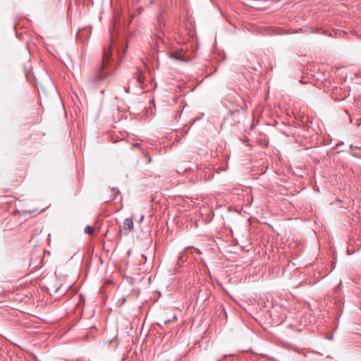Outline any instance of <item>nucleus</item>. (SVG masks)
I'll use <instances>...</instances> for the list:
<instances>
[{"mask_svg":"<svg viewBox=\"0 0 361 361\" xmlns=\"http://www.w3.org/2000/svg\"><path fill=\"white\" fill-rule=\"evenodd\" d=\"M111 58V47L110 44L105 49H104L102 64L97 68L94 75L90 79V82L93 85H97L100 81H102V80H104V78H106L108 76V74L106 73H104L103 71L108 66Z\"/></svg>","mask_w":361,"mask_h":361,"instance_id":"nucleus-1","label":"nucleus"},{"mask_svg":"<svg viewBox=\"0 0 361 361\" xmlns=\"http://www.w3.org/2000/svg\"><path fill=\"white\" fill-rule=\"evenodd\" d=\"M162 15L160 13L157 16V23L158 26L156 27V33L154 34V45L156 47H159L160 43H164V33L162 32V28L164 27V24L161 21Z\"/></svg>","mask_w":361,"mask_h":361,"instance_id":"nucleus-2","label":"nucleus"},{"mask_svg":"<svg viewBox=\"0 0 361 361\" xmlns=\"http://www.w3.org/2000/svg\"><path fill=\"white\" fill-rule=\"evenodd\" d=\"M169 55L171 58L180 61H188L190 60V57L185 55L183 48L172 51Z\"/></svg>","mask_w":361,"mask_h":361,"instance_id":"nucleus-3","label":"nucleus"},{"mask_svg":"<svg viewBox=\"0 0 361 361\" xmlns=\"http://www.w3.org/2000/svg\"><path fill=\"white\" fill-rule=\"evenodd\" d=\"M133 228L134 224L133 218H127L124 220L123 226L122 228L120 226V232H121L123 229L125 233L128 234L133 230Z\"/></svg>","mask_w":361,"mask_h":361,"instance_id":"nucleus-4","label":"nucleus"},{"mask_svg":"<svg viewBox=\"0 0 361 361\" xmlns=\"http://www.w3.org/2000/svg\"><path fill=\"white\" fill-rule=\"evenodd\" d=\"M135 77L140 84H142L145 82V75L143 71L140 68H137L135 73Z\"/></svg>","mask_w":361,"mask_h":361,"instance_id":"nucleus-5","label":"nucleus"},{"mask_svg":"<svg viewBox=\"0 0 361 361\" xmlns=\"http://www.w3.org/2000/svg\"><path fill=\"white\" fill-rule=\"evenodd\" d=\"M85 232L87 234L92 235L94 232V228H93V227H92L90 226H87L85 228Z\"/></svg>","mask_w":361,"mask_h":361,"instance_id":"nucleus-6","label":"nucleus"},{"mask_svg":"<svg viewBox=\"0 0 361 361\" xmlns=\"http://www.w3.org/2000/svg\"><path fill=\"white\" fill-rule=\"evenodd\" d=\"M142 154H143L144 157L147 159V164L151 163L152 157L149 156V154L145 150H143Z\"/></svg>","mask_w":361,"mask_h":361,"instance_id":"nucleus-7","label":"nucleus"},{"mask_svg":"<svg viewBox=\"0 0 361 361\" xmlns=\"http://www.w3.org/2000/svg\"><path fill=\"white\" fill-rule=\"evenodd\" d=\"M132 146H133V147L140 148V149H141L142 151L144 150V149L142 148L141 144H140V143H138V142H135V143H133Z\"/></svg>","mask_w":361,"mask_h":361,"instance_id":"nucleus-8","label":"nucleus"},{"mask_svg":"<svg viewBox=\"0 0 361 361\" xmlns=\"http://www.w3.org/2000/svg\"><path fill=\"white\" fill-rule=\"evenodd\" d=\"M176 316H173L171 321H176ZM168 322H171V320L165 321V323H167Z\"/></svg>","mask_w":361,"mask_h":361,"instance_id":"nucleus-9","label":"nucleus"},{"mask_svg":"<svg viewBox=\"0 0 361 361\" xmlns=\"http://www.w3.org/2000/svg\"><path fill=\"white\" fill-rule=\"evenodd\" d=\"M113 191L114 192L115 194H117L118 193V190H115L114 188H113Z\"/></svg>","mask_w":361,"mask_h":361,"instance_id":"nucleus-10","label":"nucleus"},{"mask_svg":"<svg viewBox=\"0 0 361 361\" xmlns=\"http://www.w3.org/2000/svg\"><path fill=\"white\" fill-rule=\"evenodd\" d=\"M125 92H126V93H128V92H129V87L126 88V89H125Z\"/></svg>","mask_w":361,"mask_h":361,"instance_id":"nucleus-11","label":"nucleus"},{"mask_svg":"<svg viewBox=\"0 0 361 361\" xmlns=\"http://www.w3.org/2000/svg\"><path fill=\"white\" fill-rule=\"evenodd\" d=\"M178 114H178V111H176V112H175V116H176V117H177V116H178Z\"/></svg>","mask_w":361,"mask_h":361,"instance_id":"nucleus-12","label":"nucleus"},{"mask_svg":"<svg viewBox=\"0 0 361 361\" xmlns=\"http://www.w3.org/2000/svg\"><path fill=\"white\" fill-rule=\"evenodd\" d=\"M24 213H27V214H31V212L30 211H24Z\"/></svg>","mask_w":361,"mask_h":361,"instance_id":"nucleus-13","label":"nucleus"},{"mask_svg":"<svg viewBox=\"0 0 361 361\" xmlns=\"http://www.w3.org/2000/svg\"><path fill=\"white\" fill-rule=\"evenodd\" d=\"M189 249H190V247H187V248L185 249V252H187Z\"/></svg>","mask_w":361,"mask_h":361,"instance_id":"nucleus-14","label":"nucleus"},{"mask_svg":"<svg viewBox=\"0 0 361 361\" xmlns=\"http://www.w3.org/2000/svg\"><path fill=\"white\" fill-rule=\"evenodd\" d=\"M197 252L199 254H200V253H201V252H200V251L198 249H197Z\"/></svg>","mask_w":361,"mask_h":361,"instance_id":"nucleus-15","label":"nucleus"},{"mask_svg":"<svg viewBox=\"0 0 361 361\" xmlns=\"http://www.w3.org/2000/svg\"><path fill=\"white\" fill-rule=\"evenodd\" d=\"M248 141V139L246 138L245 140H244V142H247Z\"/></svg>","mask_w":361,"mask_h":361,"instance_id":"nucleus-16","label":"nucleus"},{"mask_svg":"<svg viewBox=\"0 0 361 361\" xmlns=\"http://www.w3.org/2000/svg\"><path fill=\"white\" fill-rule=\"evenodd\" d=\"M142 257L143 258L146 259V257H145V255H142Z\"/></svg>","mask_w":361,"mask_h":361,"instance_id":"nucleus-17","label":"nucleus"}]
</instances>
